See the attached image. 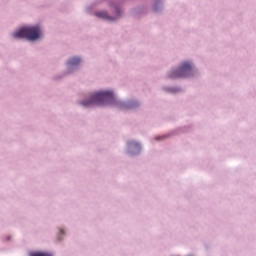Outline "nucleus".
I'll return each instance as SVG.
<instances>
[{"mask_svg":"<svg viewBox=\"0 0 256 256\" xmlns=\"http://www.w3.org/2000/svg\"><path fill=\"white\" fill-rule=\"evenodd\" d=\"M115 101V95L111 91H100L92 94L91 99L81 103L84 107H95V105H107Z\"/></svg>","mask_w":256,"mask_h":256,"instance_id":"nucleus-1","label":"nucleus"},{"mask_svg":"<svg viewBox=\"0 0 256 256\" xmlns=\"http://www.w3.org/2000/svg\"><path fill=\"white\" fill-rule=\"evenodd\" d=\"M14 39H28V41H37L41 37V28L39 26L24 27L13 34Z\"/></svg>","mask_w":256,"mask_h":256,"instance_id":"nucleus-2","label":"nucleus"},{"mask_svg":"<svg viewBox=\"0 0 256 256\" xmlns=\"http://www.w3.org/2000/svg\"><path fill=\"white\" fill-rule=\"evenodd\" d=\"M191 75V64L189 62H183L176 71H172L169 75L171 79H177V77H189Z\"/></svg>","mask_w":256,"mask_h":256,"instance_id":"nucleus-3","label":"nucleus"},{"mask_svg":"<svg viewBox=\"0 0 256 256\" xmlns=\"http://www.w3.org/2000/svg\"><path fill=\"white\" fill-rule=\"evenodd\" d=\"M129 149H136V151H141V145L139 143L131 141L128 143Z\"/></svg>","mask_w":256,"mask_h":256,"instance_id":"nucleus-4","label":"nucleus"},{"mask_svg":"<svg viewBox=\"0 0 256 256\" xmlns=\"http://www.w3.org/2000/svg\"><path fill=\"white\" fill-rule=\"evenodd\" d=\"M79 63H81V58H77V57L71 58L68 61V65H71V66L79 65Z\"/></svg>","mask_w":256,"mask_h":256,"instance_id":"nucleus-5","label":"nucleus"},{"mask_svg":"<svg viewBox=\"0 0 256 256\" xmlns=\"http://www.w3.org/2000/svg\"><path fill=\"white\" fill-rule=\"evenodd\" d=\"M31 256H53V255L45 252H35V253H32Z\"/></svg>","mask_w":256,"mask_h":256,"instance_id":"nucleus-6","label":"nucleus"},{"mask_svg":"<svg viewBox=\"0 0 256 256\" xmlns=\"http://www.w3.org/2000/svg\"><path fill=\"white\" fill-rule=\"evenodd\" d=\"M97 17H102V19H107V13L105 12H98Z\"/></svg>","mask_w":256,"mask_h":256,"instance_id":"nucleus-7","label":"nucleus"},{"mask_svg":"<svg viewBox=\"0 0 256 256\" xmlns=\"http://www.w3.org/2000/svg\"><path fill=\"white\" fill-rule=\"evenodd\" d=\"M127 108H128V109H131V108H133V106H132V105H129V106H127Z\"/></svg>","mask_w":256,"mask_h":256,"instance_id":"nucleus-8","label":"nucleus"}]
</instances>
